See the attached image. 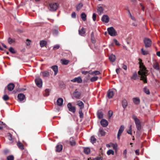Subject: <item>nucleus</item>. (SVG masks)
Here are the masks:
<instances>
[{"mask_svg":"<svg viewBox=\"0 0 160 160\" xmlns=\"http://www.w3.org/2000/svg\"><path fill=\"white\" fill-rule=\"evenodd\" d=\"M60 47V46L59 45H55L53 48V49L56 50L58 49Z\"/></svg>","mask_w":160,"mask_h":160,"instance_id":"4d7b16f0","label":"nucleus"},{"mask_svg":"<svg viewBox=\"0 0 160 160\" xmlns=\"http://www.w3.org/2000/svg\"><path fill=\"white\" fill-rule=\"evenodd\" d=\"M71 81L73 82H77L78 83H81L82 82V80L81 77H78L72 79Z\"/></svg>","mask_w":160,"mask_h":160,"instance_id":"9d476101","label":"nucleus"},{"mask_svg":"<svg viewBox=\"0 0 160 160\" xmlns=\"http://www.w3.org/2000/svg\"><path fill=\"white\" fill-rule=\"evenodd\" d=\"M135 153L137 155H139V150L137 149L135 151Z\"/></svg>","mask_w":160,"mask_h":160,"instance_id":"0e129e2a","label":"nucleus"},{"mask_svg":"<svg viewBox=\"0 0 160 160\" xmlns=\"http://www.w3.org/2000/svg\"><path fill=\"white\" fill-rule=\"evenodd\" d=\"M110 61L112 62H114L116 60V56L113 54H111L109 56Z\"/></svg>","mask_w":160,"mask_h":160,"instance_id":"f3484780","label":"nucleus"},{"mask_svg":"<svg viewBox=\"0 0 160 160\" xmlns=\"http://www.w3.org/2000/svg\"><path fill=\"white\" fill-rule=\"evenodd\" d=\"M100 74V72L98 71H96L92 72L91 74L92 75H98Z\"/></svg>","mask_w":160,"mask_h":160,"instance_id":"a18cd8bd","label":"nucleus"},{"mask_svg":"<svg viewBox=\"0 0 160 160\" xmlns=\"http://www.w3.org/2000/svg\"><path fill=\"white\" fill-rule=\"evenodd\" d=\"M79 117L80 118H82L83 117V113L82 112V109H79Z\"/></svg>","mask_w":160,"mask_h":160,"instance_id":"79ce46f5","label":"nucleus"},{"mask_svg":"<svg viewBox=\"0 0 160 160\" xmlns=\"http://www.w3.org/2000/svg\"><path fill=\"white\" fill-rule=\"evenodd\" d=\"M98 77L97 76L93 77L90 79V81L92 82H94L98 79Z\"/></svg>","mask_w":160,"mask_h":160,"instance_id":"c03bdc74","label":"nucleus"},{"mask_svg":"<svg viewBox=\"0 0 160 160\" xmlns=\"http://www.w3.org/2000/svg\"><path fill=\"white\" fill-rule=\"evenodd\" d=\"M43 77H48L50 75V73L47 71H45L41 72Z\"/></svg>","mask_w":160,"mask_h":160,"instance_id":"c85d7f7f","label":"nucleus"},{"mask_svg":"<svg viewBox=\"0 0 160 160\" xmlns=\"http://www.w3.org/2000/svg\"><path fill=\"white\" fill-rule=\"evenodd\" d=\"M132 118L134 120L138 130L139 131H140L142 128L141 122L140 120L137 118L136 116L135 115H133L132 117Z\"/></svg>","mask_w":160,"mask_h":160,"instance_id":"f03ea898","label":"nucleus"},{"mask_svg":"<svg viewBox=\"0 0 160 160\" xmlns=\"http://www.w3.org/2000/svg\"><path fill=\"white\" fill-rule=\"evenodd\" d=\"M124 127L123 125H121L119 129L118 135L117 138L118 140L120 139V136L124 130Z\"/></svg>","mask_w":160,"mask_h":160,"instance_id":"0eeeda50","label":"nucleus"},{"mask_svg":"<svg viewBox=\"0 0 160 160\" xmlns=\"http://www.w3.org/2000/svg\"><path fill=\"white\" fill-rule=\"evenodd\" d=\"M122 68L124 69L125 70H127V66L123 64H122Z\"/></svg>","mask_w":160,"mask_h":160,"instance_id":"13d9d810","label":"nucleus"},{"mask_svg":"<svg viewBox=\"0 0 160 160\" xmlns=\"http://www.w3.org/2000/svg\"><path fill=\"white\" fill-rule=\"evenodd\" d=\"M97 12L99 15H101L103 12V9L102 7H98Z\"/></svg>","mask_w":160,"mask_h":160,"instance_id":"4be33fe9","label":"nucleus"},{"mask_svg":"<svg viewBox=\"0 0 160 160\" xmlns=\"http://www.w3.org/2000/svg\"><path fill=\"white\" fill-rule=\"evenodd\" d=\"M122 106L123 108L125 109L128 106V102L126 99H123L122 101Z\"/></svg>","mask_w":160,"mask_h":160,"instance_id":"5701e85b","label":"nucleus"},{"mask_svg":"<svg viewBox=\"0 0 160 160\" xmlns=\"http://www.w3.org/2000/svg\"><path fill=\"white\" fill-rule=\"evenodd\" d=\"M76 17V13L75 12H73L72 13V18H75Z\"/></svg>","mask_w":160,"mask_h":160,"instance_id":"680f3d73","label":"nucleus"},{"mask_svg":"<svg viewBox=\"0 0 160 160\" xmlns=\"http://www.w3.org/2000/svg\"><path fill=\"white\" fill-rule=\"evenodd\" d=\"M79 34L81 36H83L85 33V30L84 28H82L80 30H79Z\"/></svg>","mask_w":160,"mask_h":160,"instance_id":"a878e982","label":"nucleus"},{"mask_svg":"<svg viewBox=\"0 0 160 160\" xmlns=\"http://www.w3.org/2000/svg\"><path fill=\"white\" fill-rule=\"evenodd\" d=\"M9 51L10 52H11L12 53H16V52L14 50V49L12 47H10L9 48Z\"/></svg>","mask_w":160,"mask_h":160,"instance_id":"3c124183","label":"nucleus"},{"mask_svg":"<svg viewBox=\"0 0 160 160\" xmlns=\"http://www.w3.org/2000/svg\"><path fill=\"white\" fill-rule=\"evenodd\" d=\"M8 41L9 44H11L15 42V39L14 38H12L9 37L8 38Z\"/></svg>","mask_w":160,"mask_h":160,"instance_id":"c756f323","label":"nucleus"},{"mask_svg":"<svg viewBox=\"0 0 160 160\" xmlns=\"http://www.w3.org/2000/svg\"><path fill=\"white\" fill-rule=\"evenodd\" d=\"M15 87V85L13 83H10L7 86L8 90L9 91H12Z\"/></svg>","mask_w":160,"mask_h":160,"instance_id":"2eb2a0df","label":"nucleus"},{"mask_svg":"<svg viewBox=\"0 0 160 160\" xmlns=\"http://www.w3.org/2000/svg\"><path fill=\"white\" fill-rule=\"evenodd\" d=\"M113 40H114L115 43V44L116 45H117V46H119L120 45V44L116 39H114Z\"/></svg>","mask_w":160,"mask_h":160,"instance_id":"864d4df0","label":"nucleus"},{"mask_svg":"<svg viewBox=\"0 0 160 160\" xmlns=\"http://www.w3.org/2000/svg\"><path fill=\"white\" fill-rule=\"evenodd\" d=\"M40 46L43 47L45 46L47 44V42L46 41L42 40L40 42Z\"/></svg>","mask_w":160,"mask_h":160,"instance_id":"2f4dec72","label":"nucleus"},{"mask_svg":"<svg viewBox=\"0 0 160 160\" xmlns=\"http://www.w3.org/2000/svg\"><path fill=\"white\" fill-rule=\"evenodd\" d=\"M143 41L146 48H149L151 46L152 42L150 39L145 38L144 39Z\"/></svg>","mask_w":160,"mask_h":160,"instance_id":"20e7f679","label":"nucleus"},{"mask_svg":"<svg viewBox=\"0 0 160 160\" xmlns=\"http://www.w3.org/2000/svg\"><path fill=\"white\" fill-rule=\"evenodd\" d=\"M101 20L103 23H107L109 22V18L108 15H104L102 16Z\"/></svg>","mask_w":160,"mask_h":160,"instance_id":"1a4fd4ad","label":"nucleus"},{"mask_svg":"<svg viewBox=\"0 0 160 160\" xmlns=\"http://www.w3.org/2000/svg\"><path fill=\"white\" fill-rule=\"evenodd\" d=\"M112 146L113 149L117 148V144H114L113 143H112Z\"/></svg>","mask_w":160,"mask_h":160,"instance_id":"e2e57ef3","label":"nucleus"},{"mask_svg":"<svg viewBox=\"0 0 160 160\" xmlns=\"http://www.w3.org/2000/svg\"><path fill=\"white\" fill-rule=\"evenodd\" d=\"M153 67L155 69L159 70L160 69L159 65L157 63H156L154 64Z\"/></svg>","mask_w":160,"mask_h":160,"instance_id":"ea45409f","label":"nucleus"},{"mask_svg":"<svg viewBox=\"0 0 160 160\" xmlns=\"http://www.w3.org/2000/svg\"><path fill=\"white\" fill-rule=\"evenodd\" d=\"M62 146L61 144L57 145L56 146V151L57 152H60L62 149Z\"/></svg>","mask_w":160,"mask_h":160,"instance_id":"6ab92c4d","label":"nucleus"},{"mask_svg":"<svg viewBox=\"0 0 160 160\" xmlns=\"http://www.w3.org/2000/svg\"><path fill=\"white\" fill-rule=\"evenodd\" d=\"M18 98L19 102H21L25 99V96L23 93H19L18 95Z\"/></svg>","mask_w":160,"mask_h":160,"instance_id":"f8f14e48","label":"nucleus"},{"mask_svg":"<svg viewBox=\"0 0 160 160\" xmlns=\"http://www.w3.org/2000/svg\"><path fill=\"white\" fill-rule=\"evenodd\" d=\"M114 92L113 91L109 90L108 92L107 96L109 98H111L114 96Z\"/></svg>","mask_w":160,"mask_h":160,"instance_id":"a211bd4d","label":"nucleus"},{"mask_svg":"<svg viewBox=\"0 0 160 160\" xmlns=\"http://www.w3.org/2000/svg\"><path fill=\"white\" fill-rule=\"evenodd\" d=\"M91 39H92L93 38H94V34L93 32H92L91 33Z\"/></svg>","mask_w":160,"mask_h":160,"instance_id":"69168bd1","label":"nucleus"},{"mask_svg":"<svg viewBox=\"0 0 160 160\" xmlns=\"http://www.w3.org/2000/svg\"><path fill=\"white\" fill-rule=\"evenodd\" d=\"M77 102V105L80 107V109H82L84 108V104L82 101H78Z\"/></svg>","mask_w":160,"mask_h":160,"instance_id":"412c9836","label":"nucleus"},{"mask_svg":"<svg viewBox=\"0 0 160 160\" xmlns=\"http://www.w3.org/2000/svg\"><path fill=\"white\" fill-rule=\"evenodd\" d=\"M17 145L20 149L22 150L24 149V145L20 142H18Z\"/></svg>","mask_w":160,"mask_h":160,"instance_id":"cd10ccee","label":"nucleus"},{"mask_svg":"<svg viewBox=\"0 0 160 160\" xmlns=\"http://www.w3.org/2000/svg\"><path fill=\"white\" fill-rule=\"evenodd\" d=\"M144 92L147 94H149L150 92L149 90L146 87H145L143 89Z\"/></svg>","mask_w":160,"mask_h":160,"instance_id":"58836bf2","label":"nucleus"},{"mask_svg":"<svg viewBox=\"0 0 160 160\" xmlns=\"http://www.w3.org/2000/svg\"><path fill=\"white\" fill-rule=\"evenodd\" d=\"M113 114L112 111L110 110L108 111V117L109 118H110L112 116Z\"/></svg>","mask_w":160,"mask_h":160,"instance_id":"09e8293b","label":"nucleus"},{"mask_svg":"<svg viewBox=\"0 0 160 160\" xmlns=\"http://www.w3.org/2000/svg\"><path fill=\"white\" fill-rule=\"evenodd\" d=\"M96 139L93 136H92L91 138V142L93 144L96 142Z\"/></svg>","mask_w":160,"mask_h":160,"instance_id":"a19ab883","label":"nucleus"},{"mask_svg":"<svg viewBox=\"0 0 160 160\" xmlns=\"http://www.w3.org/2000/svg\"><path fill=\"white\" fill-rule=\"evenodd\" d=\"M26 43L27 46H29L30 44V41L28 39H27Z\"/></svg>","mask_w":160,"mask_h":160,"instance_id":"bf43d9fd","label":"nucleus"},{"mask_svg":"<svg viewBox=\"0 0 160 160\" xmlns=\"http://www.w3.org/2000/svg\"><path fill=\"white\" fill-rule=\"evenodd\" d=\"M83 6V4L82 3H80L76 6L77 10L79 11Z\"/></svg>","mask_w":160,"mask_h":160,"instance_id":"4c0bfd02","label":"nucleus"},{"mask_svg":"<svg viewBox=\"0 0 160 160\" xmlns=\"http://www.w3.org/2000/svg\"><path fill=\"white\" fill-rule=\"evenodd\" d=\"M127 132L129 134L132 135V125H130L129 128V129L127 131Z\"/></svg>","mask_w":160,"mask_h":160,"instance_id":"37998d69","label":"nucleus"},{"mask_svg":"<svg viewBox=\"0 0 160 160\" xmlns=\"http://www.w3.org/2000/svg\"><path fill=\"white\" fill-rule=\"evenodd\" d=\"M67 107L69 110L73 113H75L76 109L74 106H72L71 103H69L67 105Z\"/></svg>","mask_w":160,"mask_h":160,"instance_id":"6e6552de","label":"nucleus"},{"mask_svg":"<svg viewBox=\"0 0 160 160\" xmlns=\"http://www.w3.org/2000/svg\"><path fill=\"white\" fill-rule=\"evenodd\" d=\"M8 160H14V157L13 155H10L7 157Z\"/></svg>","mask_w":160,"mask_h":160,"instance_id":"8fccbe9b","label":"nucleus"},{"mask_svg":"<svg viewBox=\"0 0 160 160\" xmlns=\"http://www.w3.org/2000/svg\"><path fill=\"white\" fill-rule=\"evenodd\" d=\"M108 34L112 36H116L117 32L113 27H111L108 28Z\"/></svg>","mask_w":160,"mask_h":160,"instance_id":"39448f33","label":"nucleus"},{"mask_svg":"<svg viewBox=\"0 0 160 160\" xmlns=\"http://www.w3.org/2000/svg\"><path fill=\"white\" fill-rule=\"evenodd\" d=\"M3 99L5 101H7L9 99V97L7 95H5L3 97Z\"/></svg>","mask_w":160,"mask_h":160,"instance_id":"de8ad7c7","label":"nucleus"},{"mask_svg":"<svg viewBox=\"0 0 160 160\" xmlns=\"http://www.w3.org/2000/svg\"><path fill=\"white\" fill-rule=\"evenodd\" d=\"M127 151L126 149H125L124 151L123 152V154L124 155V157L125 158H126L127 157Z\"/></svg>","mask_w":160,"mask_h":160,"instance_id":"052dcab7","label":"nucleus"},{"mask_svg":"<svg viewBox=\"0 0 160 160\" xmlns=\"http://www.w3.org/2000/svg\"><path fill=\"white\" fill-rule=\"evenodd\" d=\"M83 151L85 153L88 154L90 153V149L88 148H84Z\"/></svg>","mask_w":160,"mask_h":160,"instance_id":"72a5a7b5","label":"nucleus"},{"mask_svg":"<svg viewBox=\"0 0 160 160\" xmlns=\"http://www.w3.org/2000/svg\"><path fill=\"white\" fill-rule=\"evenodd\" d=\"M99 134L102 136H104L106 134V132L102 128H100L99 130Z\"/></svg>","mask_w":160,"mask_h":160,"instance_id":"393cba45","label":"nucleus"},{"mask_svg":"<svg viewBox=\"0 0 160 160\" xmlns=\"http://www.w3.org/2000/svg\"><path fill=\"white\" fill-rule=\"evenodd\" d=\"M58 30L56 29H54L53 30V34L54 35H58Z\"/></svg>","mask_w":160,"mask_h":160,"instance_id":"5fc2aeb1","label":"nucleus"},{"mask_svg":"<svg viewBox=\"0 0 160 160\" xmlns=\"http://www.w3.org/2000/svg\"><path fill=\"white\" fill-rule=\"evenodd\" d=\"M107 154L108 155H110V154L113 155L114 154V152L112 150L110 149L107 151Z\"/></svg>","mask_w":160,"mask_h":160,"instance_id":"49530a36","label":"nucleus"},{"mask_svg":"<svg viewBox=\"0 0 160 160\" xmlns=\"http://www.w3.org/2000/svg\"><path fill=\"white\" fill-rule=\"evenodd\" d=\"M35 82L37 86L40 88L42 87V81L41 78H37L35 79Z\"/></svg>","mask_w":160,"mask_h":160,"instance_id":"423d86ee","label":"nucleus"},{"mask_svg":"<svg viewBox=\"0 0 160 160\" xmlns=\"http://www.w3.org/2000/svg\"><path fill=\"white\" fill-rule=\"evenodd\" d=\"M132 100L136 105H138L140 103V99L138 97L133 98H132Z\"/></svg>","mask_w":160,"mask_h":160,"instance_id":"ddd939ff","label":"nucleus"},{"mask_svg":"<svg viewBox=\"0 0 160 160\" xmlns=\"http://www.w3.org/2000/svg\"><path fill=\"white\" fill-rule=\"evenodd\" d=\"M138 60L139 61L138 63L140 65L139 68L141 71L138 72V74L141 76L140 80L143 81L144 83H146L147 82L146 75V74L147 73L146 68L144 66L143 63L142 62V59L139 58Z\"/></svg>","mask_w":160,"mask_h":160,"instance_id":"f257e3e1","label":"nucleus"},{"mask_svg":"<svg viewBox=\"0 0 160 160\" xmlns=\"http://www.w3.org/2000/svg\"><path fill=\"white\" fill-rule=\"evenodd\" d=\"M156 54L158 56L160 57V51L157 52Z\"/></svg>","mask_w":160,"mask_h":160,"instance_id":"774afa93","label":"nucleus"},{"mask_svg":"<svg viewBox=\"0 0 160 160\" xmlns=\"http://www.w3.org/2000/svg\"><path fill=\"white\" fill-rule=\"evenodd\" d=\"M82 73L84 75H86L88 73V71H83L82 72Z\"/></svg>","mask_w":160,"mask_h":160,"instance_id":"338daca9","label":"nucleus"},{"mask_svg":"<svg viewBox=\"0 0 160 160\" xmlns=\"http://www.w3.org/2000/svg\"><path fill=\"white\" fill-rule=\"evenodd\" d=\"M61 63L62 64L66 65L69 62V61L65 59H63L61 60Z\"/></svg>","mask_w":160,"mask_h":160,"instance_id":"c9c22d12","label":"nucleus"},{"mask_svg":"<svg viewBox=\"0 0 160 160\" xmlns=\"http://www.w3.org/2000/svg\"><path fill=\"white\" fill-rule=\"evenodd\" d=\"M97 114V116L98 118L100 119L103 118V114L102 111H98Z\"/></svg>","mask_w":160,"mask_h":160,"instance_id":"bb28decb","label":"nucleus"},{"mask_svg":"<svg viewBox=\"0 0 160 160\" xmlns=\"http://www.w3.org/2000/svg\"><path fill=\"white\" fill-rule=\"evenodd\" d=\"M96 15L95 13H93L92 14V18L93 20L95 21L96 20Z\"/></svg>","mask_w":160,"mask_h":160,"instance_id":"6e6d98bb","label":"nucleus"},{"mask_svg":"<svg viewBox=\"0 0 160 160\" xmlns=\"http://www.w3.org/2000/svg\"><path fill=\"white\" fill-rule=\"evenodd\" d=\"M138 78V75L137 73L135 72H134L132 75V76L131 77V79H133L134 80H136Z\"/></svg>","mask_w":160,"mask_h":160,"instance_id":"473e14b6","label":"nucleus"},{"mask_svg":"<svg viewBox=\"0 0 160 160\" xmlns=\"http://www.w3.org/2000/svg\"><path fill=\"white\" fill-rule=\"evenodd\" d=\"M51 92V90L49 89H46L43 92V95L44 96H47L49 95V93Z\"/></svg>","mask_w":160,"mask_h":160,"instance_id":"b1692460","label":"nucleus"},{"mask_svg":"<svg viewBox=\"0 0 160 160\" xmlns=\"http://www.w3.org/2000/svg\"><path fill=\"white\" fill-rule=\"evenodd\" d=\"M69 143L72 146L75 145L76 144V142L75 140H73V138L72 137L70 138Z\"/></svg>","mask_w":160,"mask_h":160,"instance_id":"7c9ffc66","label":"nucleus"},{"mask_svg":"<svg viewBox=\"0 0 160 160\" xmlns=\"http://www.w3.org/2000/svg\"><path fill=\"white\" fill-rule=\"evenodd\" d=\"M63 99L62 98H59L57 100V103L58 105L61 106L62 105L63 102Z\"/></svg>","mask_w":160,"mask_h":160,"instance_id":"aec40b11","label":"nucleus"},{"mask_svg":"<svg viewBox=\"0 0 160 160\" xmlns=\"http://www.w3.org/2000/svg\"><path fill=\"white\" fill-rule=\"evenodd\" d=\"M86 15L85 13H82L81 15V18L83 21H85L86 20Z\"/></svg>","mask_w":160,"mask_h":160,"instance_id":"f704fd0d","label":"nucleus"},{"mask_svg":"<svg viewBox=\"0 0 160 160\" xmlns=\"http://www.w3.org/2000/svg\"><path fill=\"white\" fill-rule=\"evenodd\" d=\"M51 68L54 72V75H56L58 72V66L57 65H54L52 66Z\"/></svg>","mask_w":160,"mask_h":160,"instance_id":"dca6fc26","label":"nucleus"},{"mask_svg":"<svg viewBox=\"0 0 160 160\" xmlns=\"http://www.w3.org/2000/svg\"><path fill=\"white\" fill-rule=\"evenodd\" d=\"M12 135L10 133H9L8 135V139L12 141Z\"/></svg>","mask_w":160,"mask_h":160,"instance_id":"603ef678","label":"nucleus"},{"mask_svg":"<svg viewBox=\"0 0 160 160\" xmlns=\"http://www.w3.org/2000/svg\"><path fill=\"white\" fill-rule=\"evenodd\" d=\"M58 8V7L56 3H51L49 4L48 8L51 11H55Z\"/></svg>","mask_w":160,"mask_h":160,"instance_id":"7ed1b4c3","label":"nucleus"},{"mask_svg":"<svg viewBox=\"0 0 160 160\" xmlns=\"http://www.w3.org/2000/svg\"><path fill=\"white\" fill-rule=\"evenodd\" d=\"M73 95L75 98L79 99L80 98L81 93L78 91H75L73 92Z\"/></svg>","mask_w":160,"mask_h":160,"instance_id":"9b49d317","label":"nucleus"},{"mask_svg":"<svg viewBox=\"0 0 160 160\" xmlns=\"http://www.w3.org/2000/svg\"><path fill=\"white\" fill-rule=\"evenodd\" d=\"M142 53L144 55L148 54L149 53L148 52L147 50H144L143 48L141 49Z\"/></svg>","mask_w":160,"mask_h":160,"instance_id":"e433bc0d","label":"nucleus"},{"mask_svg":"<svg viewBox=\"0 0 160 160\" xmlns=\"http://www.w3.org/2000/svg\"><path fill=\"white\" fill-rule=\"evenodd\" d=\"M101 125L104 127H106L108 125V122L107 120L102 119L101 121Z\"/></svg>","mask_w":160,"mask_h":160,"instance_id":"4468645a","label":"nucleus"}]
</instances>
